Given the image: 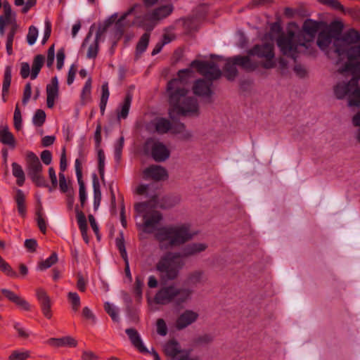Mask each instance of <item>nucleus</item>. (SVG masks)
<instances>
[{
	"instance_id": "nucleus-40",
	"label": "nucleus",
	"mask_w": 360,
	"mask_h": 360,
	"mask_svg": "<svg viewBox=\"0 0 360 360\" xmlns=\"http://www.w3.org/2000/svg\"><path fill=\"white\" fill-rule=\"evenodd\" d=\"M134 210L136 212L135 217L138 216L142 219L144 217L145 214H148V212L151 210L149 209V205L146 202H137L134 205Z\"/></svg>"
},
{
	"instance_id": "nucleus-3",
	"label": "nucleus",
	"mask_w": 360,
	"mask_h": 360,
	"mask_svg": "<svg viewBox=\"0 0 360 360\" xmlns=\"http://www.w3.org/2000/svg\"><path fill=\"white\" fill-rule=\"evenodd\" d=\"M338 72L344 76L350 74L352 77L347 82H340L334 86L333 92L335 97L342 100L347 96L348 107H360V63L358 60L354 63L346 62L341 68H339Z\"/></svg>"
},
{
	"instance_id": "nucleus-20",
	"label": "nucleus",
	"mask_w": 360,
	"mask_h": 360,
	"mask_svg": "<svg viewBox=\"0 0 360 360\" xmlns=\"http://www.w3.org/2000/svg\"><path fill=\"white\" fill-rule=\"evenodd\" d=\"M48 343L55 347H68L75 348L77 346V340L72 336H64L60 338H51L48 340Z\"/></svg>"
},
{
	"instance_id": "nucleus-7",
	"label": "nucleus",
	"mask_w": 360,
	"mask_h": 360,
	"mask_svg": "<svg viewBox=\"0 0 360 360\" xmlns=\"http://www.w3.org/2000/svg\"><path fill=\"white\" fill-rule=\"evenodd\" d=\"M193 290L188 288H177L172 285L162 287L155 294L154 301L158 304H166L172 302L176 309L184 308V303L189 300Z\"/></svg>"
},
{
	"instance_id": "nucleus-11",
	"label": "nucleus",
	"mask_w": 360,
	"mask_h": 360,
	"mask_svg": "<svg viewBox=\"0 0 360 360\" xmlns=\"http://www.w3.org/2000/svg\"><path fill=\"white\" fill-rule=\"evenodd\" d=\"M80 157L82 158V160L77 158L75 160V172H76V176L77 179V182L79 184V200L81 202L82 207L84 206L86 200V188H85V184L82 179V160L84 159V157L81 152L79 153Z\"/></svg>"
},
{
	"instance_id": "nucleus-52",
	"label": "nucleus",
	"mask_w": 360,
	"mask_h": 360,
	"mask_svg": "<svg viewBox=\"0 0 360 360\" xmlns=\"http://www.w3.org/2000/svg\"><path fill=\"white\" fill-rule=\"evenodd\" d=\"M13 124L17 130L22 128V115L18 104L16 105L14 111Z\"/></svg>"
},
{
	"instance_id": "nucleus-41",
	"label": "nucleus",
	"mask_w": 360,
	"mask_h": 360,
	"mask_svg": "<svg viewBox=\"0 0 360 360\" xmlns=\"http://www.w3.org/2000/svg\"><path fill=\"white\" fill-rule=\"evenodd\" d=\"M68 300L71 304L72 309L77 312L81 306L80 297L78 294L72 292H68Z\"/></svg>"
},
{
	"instance_id": "nucleus-4",
	"label": "nucleus",
	"mask_w": 360,
	"mask_h": 360,
	"mask_svg": "<svg viewBox=\"0 0 360 360\" xmlns=\"http://www.w3.org/2000/svg\"><path fill=\"white\" fill-rule=\"evenodd\" d=\"M145 233H153L155 238L163 243L166 248L179 247L195 235L190 231L191 226H141Z\"/></svg>"
},
{
	"instance_id": "nucleus-55",
	"label": "nucleus",
	"mask_w": 360,
	"mask_h": 360,
	"mask_svg": "<svg viewBox=\"0 0 360 360\" xmlns=\"http://www.w3.org/2000/svg\"><path fill=\"white\" fill-rule=\"evenodd\" d=\"M157 326V333L161 335L165 336L167 334L168 329L167 324L164 319H158L156 322Z\"/></svg>"
},
{
	"instance_id": "nucleus-38",
	"label": "nucleus",
	"mask_w": 360,
	"mask_h": 360,
	"mask_svg": "<svg viewBox=\"0 0 360 360\" xmlns=\"http://www.w3.org/2000/svg\"><path fill=\"white\" fill-rule=\"evenodd\" d=\"M41 172H39V173H32L28 176L37 187L48 188L49 184Z\"/></svg>"
},
{
	"instance_id": "nucleus-43",
	"label": "nucleus",
	"mask_w": 360,
	"mask_h": 360,
	"mask_svg": "<svg viewBox=\"0 0 360 360\" xmlns=\"http://www.w3.org/2000/svg\"><path fill=\"white\" fill-rule=\"evenodd\" d=\"M11 68L10 66H7L4 71V81H3V86L2 91L4 94H8L9 91V87L11 86Z\"/></svg>"
},
{
	"instance_id": "nucleus-46",
	"label": "nucleus",
	"mask_w": 360,
	"mask_h": 360,
	"mask_svg": "<svg viewBox=\"0 0 360 360\" xmlns=\"http://www.w3.org/2000/svg\"><path fill=\"white\" fill-rule=\"evenodd\" d=\"M46 120V113L43 110L38 109L36 110L32 122L36 127H41L44 124Z\"/></svg>"
},
{
	"instance_id": "nucleus-44",
	"label": "nucleus",
	"mask_w": 360,
	"mask_h": 360,
	"mask_svg": "<svg viewBox=\"0 0 360 360\" xmlns=\"http://www.w3.org/2000/svg\"><path fill=\"white\" fill-rule=\"evenodd\" d=\"M105 154L104 151L98 148V169L102 181H104Z\"/></svg>"
},
{
	"instance_id": "nucleus-51",
	"label": "nucleus",
	"mask_w": 360,
	"mask_h": 360,
	"mask_svg": "<svg viewBox=\"0 0 360 360\" xmlns=\"http://www.w3.org/2000/svg\"><path fill=\"white\" fill-rule=\"evenodd\" d=\"M319 3L328 6L332 8L340 11H344V6L341 4V3L338 0H316Z\"/></svg>"
},
{
	"instance_id": "nucleus-36",
	"label": "nucleus",
	"mask_w": 360,
	"mask_h": 360,
	"mask_svg": "<svg viewBox=\"0 0 360 360\" xmlns=\"http://www.w3.org/2000/svg\"><path fill=\"white\" fill-rule=\"evenodd\" d=\"M91 78L89 77L83 86L81 94V104L84 105L91 101Z\"/></svg>"
},
{
	"instance_id": "nucleus-18",
	"label": "nucleus",
	"mask_w": 360,
	"mask_h": 360,
	"mask_svg": "<svg viewBox=\"0 0 360 360\" xmlns=\"http://www.w3.org/2000/svg\"><path fill=\"white\" fill-rule=\"evenodd\" d=\"M151 155L156 162H163L169 157V151L162 143L155 142L151 148Z\"/></svg>"
},
{
	"instance_id": "nucleus-28",
	"label": "nucleus",
	"mask_w": 360,
	"mask_h": 360,
	"mask_svg": "<svg viewBox=\"0 0 360 360\" xmlns=\"http://www.w3.org/2000/svg\"><path fill=\"white\" fill-rule=\"evenodd\" d=\"M152 123L155 127V131L160 134L167 133L172 128L170 121L164 117L157 118Z\"/></svg>"
},
{
	"instance_id": "nucleus-6",
	"label": "nucleus",
	"mask_w": 360,
	"mask_h": 360,
	"mask_svg": "<svg viewBox=\"0 0 360 360\" xmlns=\"http://www.w3.org/2000/svg\"><path fill=\"white\" fill-rule=\"evenodd\" d=\"M333 46L340 59L347 58V62L354 63L360 58V33L349 29L333 41Z\"/></svg>"
},
{
	"instance_id": "nucleus-49",
	"label": "nucleus",
	"mask_w": 360,
	"mask_h": 360,
	"mask_svg": "<svg viewBox=\"0 0 360 360\" xmlns=\"http://www.w3.org/2000/svg\"><path fill=\"white\" fill-rule=\"evenodd\" d=\"M98 42H99V39H97L96 38H95L94 41L89 46L88 51H87V53H86V57L88 58H96V56L98 55V48H99Z\"/></svg>"
},
{
	"instance_id": "nucleus-16",
	"label": "nucleus",
	"mask_w": 360,
	"mask_h": 360,
	"mask_svg": "<svg viewBox=\"0 0 360 360\" xmlns=\"http://www.w3.org/2000/svg\"><path fill=\"white\" fill-rule=\"evenodd\" d=\"M250 56L248 54V56L238 55L233 56L232 58L236 65L239 66L241 69L247 72H251L257 68L258 65L256 62L252 61Z\"/></svg>"
},
{
	"instance_id": "nucleus-24",
	"label": "nucleus",
	"mask_w": 360,
	"mask_h": 360,
	"mask_svg": "<svg viewBox=\"0 0 360 360\" xmlns=\"http://www.w3.org/2000/svg\"><path fill=\"white\" fill-rule=\"evenodd\" d=\"M172 5H164L155 8L151 13L153 20H160L168 17L173 11Z\"/></svg>"
},
{
	"instance_id": "nucleus-32",
	"label": "nucleus",
	"mask_w": 360,
	"mask_h": 360,
	"mask_svg": "<svg viewBox=\"0 0 360 360\" xmlns=\"http://www.w3.org/2000/svg\"><path fill=\"white\" fill-rule=\"evenodd\" d=\"M15 200L17 204V208L19 214L22 217H24L26 214L25 195L23 191L20 189H18L16 191Z\"/></svg>"
},
{
	"instance_id": "nucleus-27",
	"label": "nucleus",
	"mask_w": 360,
	"mask_h": 360,
	"mask_svg": "<svg viewBox=\"0 0 360 360\" xmlns=\"http://www.w3.org/2000/svg\"><path fill=\"white\" fill-rule=\"evenodd\" d=\"M162 219V214L159 211L150 210L145 214L141 225H158Z\"/></svg>"
},
{
	"instance_id": "nucleus-35",
	"label": "nucleus",
	"mask_w": 360,
	"mask_h": 360,
	"mask_svg": "<svg viewBox=\"0 0 360 360\" xmlns=\"http://www.w3.org/2000/svg\"><path fill=\"white\" fill-rule=\"evenodd\" d=\"M58 260V254L56 252L53 251L49 257L45 260H41L38 263L37 268L41 271L47 269L56 264Z\"/></svg>"
},
{
	"instance_id": "nucleus-58",
	"label": "nucleus",
	"mask_w": 360,
	"mask_h": 360,
	"mask_svg": "<svg viewBox=\"0 0 360 360\" xmlns=\"http://www.w3.org/2000/svg\"><path fill=\"white\" fill-rule=\"evenodd\" d=\"M24 245L28 252L33 253L37 251L38 244L36 239L30 238L25 240Z\"/></svg>"
},
{
	"instance_id": "nucleus-62",
	"label": "nucleus",
	"mask_w": 360,
	"mask_h": 360,
	"mask_svg": "<svg viewBox=\"0 0 360 360\" xmlns=\"http://www.w3.org/2000/svg\"><path fill=\"white\" fill-rule=\"evenodd\" d=\"M186 129V125L181 122H174L172 124V128L170 130L173 134H181L183 133Z\"/></svg>"
},
{
	"instance_id": "nucleus-17",
	"label": "nucleus",
	"mask_w": 360,
	"mask_h": 360,
	"mask_svg": "<svg viewBox=\"0 0 360 360\" xmlns=\"http://www.w3.org/2000/svg\"><path fill=\"white\" fill-rule=\"evenodd\" d=\"M207 248V245L205 243H193L188 244L182 248L181 252H179L180 258H186L195 255L205 251Z\"/></svg>"
},
{
	"instance_id": "nucleus-45",
	"label": "nucleus",
	"mask_w": 360,
	"mask_h": 360,
	"mask_svg": "<svg viewBox=\"0 0 360 360\" xmlns=\"http://www.w3.org/2000/svg\"><path fill=\"white\" fill-rule=\"evenodd\" d=\"M104 309L114 322H119L120 318L117 309L112 304L108 302H105L104 303Z\"/></svg>"
},
{
	"instance_id": "nucleus-1",
	"label": "nucleus",
	"mask_w": 360,
	"mask_h": 360,
	"mask_svg": "<svg viewBox=\"0 0 360 360\" xmlns=\"http://www.w3.org/2000/svg\"><path fill=\"white\" fill-rule=\"evenodd\" d=\"M191 73L192 70L188 68L180 70L177 74L178 77L167 82V94L169 105L168 114L172 120L176 116H198L200 114L197 99L187 96L188 91L185 87L186 78Z\"/></svg>"
},
{
	"instance_id": "nucleus-21",
	"label": "nucleus",
	"mask_w": 360,
	"mask_h": 360,
	"mask_svg": "<svg viewBox=\"0 0 360 360\" xmlns=\"http://www.w3.org/2000/svg\"><path fill=\"white\" fill-rule=\"evenodd\" d=\"M163 352L166 356L174 360L177 355L182 352V350L181 349L179 342L175 338H172L165 344Z\"/></svg>"
},
{
	"instance_id": "nucleus-2",
	"label": "nucleus",
	"mask_w": 360,
	"mask_h": 360,
	"mask_svg": "<svg viewBox=\"0 0 360 360\" xmlns=\"http://www.w3.org/2000/svg\"><path fill=\"white\" fill-rule=\"evenodd\" d=\"M324 25L325 22L322 21L307 19L300 32L295 34L292 30L288 31L287 35L282 34L278 38L277 45L283 55L295 59L297 47L301 46L308 49L319 29Z\"/></svg>"
},
{
	"instance_id": "nucleus-42",
	"label": "nucleus",
	"mask_w": 360,
	"mask_h": 360,
	"mask_svg": "<svg viewBox=\"0 0 360 360\" xmlns=\"http://www.w3.org/2000/svg\"><path fill=\"white\" fill-rule=\"evenodd\" d=\"M183 27L186 34L198 30L196 21L193 18H185L183 20Z\"/></svg>"
},
{
	"instance_id": "nucleus-37",
	"label": "nucleus",
	"mask_w": 360,
	"mask_h": 360,
	"mask_svg": "<svg viewBox=\"0 0 360 360\" xmlns=\"http://www.w3.org/2000/svg\"><path fill=\"white\" fill-rule=\"evenodd\" d=\"M0 271H2L7 276L11 278H17L18 276L15 271L13 269L11 266L6 262L4 259L0 255Z\"/></svg>"
},
{
	"instance_id": "nucleus-19",
	"label": "nucleus",
	"mask_w": 360,
	"mask_h": 360,
	"mask_svg": "<svg viewBox=\"0 0 360 360\" xmlns=\"http://www.w3.org/2000/svg\"><path fill=\"white\" fill-rule=\"evenodd\" d=\"M125 333L129 336L132 345L137 349V350L143 354H147L149 352L148 349L143 343V341L135 328H127Z\"/></svg>"
},
{
	"instance_id": "nucleus-26",
	"label": "nucleus",
	"mask_w": 360,
	"mask_h": 360,
	"mask_svg": "<svg viewBox=\"0 0 360 360\" xmlns=\"http://www.w3.org/2000/svg\"><path fill=\"white\" fill-rule=\"evenodd\" d=\"M224 72L225 77L229 81L234 80L237 77L238 72L236 68V64H235L232 57L227 59L224 67Z\"/></svg>"
},
{
	"instance_id": "nucleus-23",
	"label": "nucleus",
	"mask_w": 360,
	"mask_h": 360,
	"mask_svg": "<svg viewBox=\"0 0 360 360\" xmlns=\"http://www.w3.org/2000/svg\"><path fill=\"white\" fill-rule=\"evenodd\" d=\"M0 143L8 146L12 149L15 148V137L7 125L0 126Z\"/></svg>"
},
{
	"instance_id": "nucleus-33",
	"label": "nucleus",
	"mask_w": 360,
	"mask_h": 360,
	"mask_svg": "<svg viewBox=\"0 0 360 360\" xmlns=\"http://www.w3.org/2000/svg\"><path fill=\"white\" fill-rule=\"evenodd\" d=\"M13 175L17 178L16 184L19 186H22L25 181V172L22 167L17 162L12 163Z\"/></svg>"
},
{
	"instance_id": "nucleus-31",
	"label": "nucleus",
	"mask_w": 360,
	"mask_h": 360,
	"mask_svg": "<svg viewBox=\"0 0 360 360\" xmlns=\"http://www.w3.org/2000/svg\"><path fill=\"white\" fill-rule=\"evenodd\" d=\"M150 33H144L139 40L136 46V58H139L146 51L150 40Z\"/></svg>"
},
{
	"instance_id": "nucleus-13",
	"label": "nucleus",
	"mask_w": 360,
	"mask_h": 360,
	"mask_svg": "<svg viewBox=\"0 0 360 360\" xmlns=\"http://www.w3.org/2000/svg\"><path fill=\"white\" fill-rule=\"evenodd\" d=\"M145 179L150 178L156 181L165 180L168 178V173L165 168L160 165H150L143 171Z\"/></svg>"
},
{
	"instance_id": "nucleus-30",
	"label": "nucleus",
	"mask_w": 360,
	"mask_h": 360,
	"mask_svg": "<svg viewBox=\"0 0 360 360\" xmlns=\"http://www.w3.org/2000/svg\"><path fill=\"white\" fill-rule=\"evenodd\" d=\"M45 57L41 54L35 56L32 62V72L30 74L31 79H34L38 76L41 68L44 63Z\"/></svg>"
},
{
	"instance_id": "nucleus-29",
	"label": "nucleus",
	"mask_w": 360,
	"mask_h": 360,
	"mask_svg": "<svg viewBox=\"0 0 360 360\" xmlns=\"http://www.w3.org/2000/svg\"><path fill=\"white\" fill-rule=\"evenodd\" d=\"M93 188H94V210H97L101 201V191L100 189V184L96 174H92Z\"/></svg>"
},
{
	"instance_id": "nucleus-61",
	"label": "nucleus",
	"mask_w": 360,
	"mask_h": 360,
	"mask_svg": "<svg viewBox=\"0 0 360 360\" xmlns=\"http://www.w3.org/2000/svg\"><path fill=\"white\" fill-rule=\"evenodd\" d=\"M143 287V280L141 276H136L135 278V283L134 287V295L142 294V290Z\"/></svg>"
},
{
	"instance_id": "nucleus-50",
	"label": "nucleus",
	"mask_w": 360,
	"mask_h": 360,
	"mask_svg": "<svg viewBox=\"0 0 360 360\" xmlns=\"http://www.w3.org/2000/svg\"><path fill=\"white\" fill-rule=\"evenodd\" d=\"M129 304L126 307V313L127 316L133 321H136L139 320V314L136 309H134L131 305V300L129 297Z\"/></svg>"
},
{
	"instance_id": "nucleus-15",
	"label": "nucleus",
	"mask_w": 360,
	"mask_h": 360,
	"mask_svg": "<svg viewBox=\"0 0 360 360\" xmlns=\"http://www.w3.org/2000/svg\"><path fill=\"white\" fill-rule=\"evenodd\" d=\"M46 105L49 108L54 105L55 99L58 96V81L56 76L51 78V83L46 85Z\"/></svg>"
},
{
	"instance_id": "nucleus-60",
	"label": "nucleus",
	"mask_w": 360,
	"mask_h": 360,
	"mask_svg": "<svg viewBox=\"0 0 360 360\" xmlns=\"http://www.w3.org/2000/svg\"><path fill=\"white\" fill-rule=\"evenodd\" d=\"M113 20H111V18H108L104 22V24L102 26H99L96 33V37L97 39H100L101 35L105 33L109 26L112 23Z\"/></svg>"
},
{
	"instance_id": "nucleus-56",
	"label": "nucleus",
	"mask_w": 360,
	"mask_h": 360,
	"mask_svg": "<svg viewBox=\"0 0 360 360\" xmlns=\"http://www.w3.org/2000/svg\"><path fill=\"white\" fill-rule=\"evenodd\" d=\"M49 176L51 182V186L48 187L49 191L55 190L58 186V180L56 174L55 169L51 167L49 168Z\"/></svg>"
},
{
	"instance_id": "nucleus-47",
	"label": "nucleus",
	"mask_w": 360,
	"mask_h": 360,
	"mask_svg": "<svg viewBox=\"0 0 360 360\" xmlns=\"http://www.w3.org/2000/svg\"><path fill=\"white\" fill-rule=\"evenodd\" d=\"M59 188L60 191L62 193H67L69 192V191H71V181H69L68 182L66 181L65 176L64 173L60 172L59 173Z\"/></svg>"
},
{
	"instance_id": "nucleus-63",
	"label": "nucleus",
	"mask_w": 360,
	"mask_h": 360,
	"mask_svg": "<svg viewBox=\"0 0 360 360\" xmlns=\"http://www.w3.org/2000/svg\"><path fill=\"white\" fill-rule=\"evenodd\" d=\"M32 94V86L30 82H27L24 89L23 96L22 99V103L23 105H26L28 101L30 100Z\"/></svg>"
},
{
	"instance_id": "nucleus-59",
	"label": "nucleus",
	"mask_w": 360,
	"mask_h": 360,
	"mask_svg": "<svg viewBox=\"0 0 360 360\" xmlns=\"http://www.w3.org/2000/svg\"><path fill=\"white\" fill-rule=\"evenodd\" d=\"M77 289L82 292H84L86 290V284L87 282L84 279L83 275L79 272L77 274Z\"/></svg>"
},
{
	"instance_id": "nucleus-9",
	"label": "nucleus",
	"mask_w": 360,
	"mask_h": 360,
	"mask_svg": "<svg viewBox=\"0 0 360 360\" xmlns=\"http://www.w3.org/2000/svg\"><path fill=\"white\" fill-rule=\"evenodd\" d=\"M248 53L249 56L265 58L266 61L262 64L265 69H270L275 66V63L273 60L274 58V46L271 44H256L248 51Z\"/></svg>"
},
{
	"instance_id": "nucleus-8",
	"label": "nucleus",
	"mask_w": 360,
	"mask_h": 360,
	"mask_svg": "<svg viewBox=\"0 0 360 360\" xmlns=\"http://www.w3.org/2000/svg\"><path fill=\"white\" fill-rule=\"evenodd\" d=\"M184 263L180 259L179 252H168L158 263L157 269L162 273H166L168 280H174L179 275V269Z\"/></svg>"
},
{
	"instance_id": "nucleus-54",
	"label": "nucleus",
	"mask_w": 360,
	"mask_h": 360,
	"mask_svg": "<svg viewBox=\"0 0 360 360\" xmlns=\"http://www.w3.org/2000/svg\"><path fill=\"white\" fill-rule=\"evenodd\" d=\"M124 137L121 136L118 139V141L115 146V158L117 162H120L121 160L122 151V149L124 147Z\"/></svg>"
},
{
	"instance_id": "nucleus-39",
	"label": "nucleus",
	"mask_w": 360,
	"mask_h": 360,
	"mask_svg": "<svg viewBox=\"0 0 360 360\" xmlns=\"http://www.w3.org/2000/svg\"><path fill=\"white\" fill-rule=\"evenodd\" d=\"M131 99V96L129 94L126 95L124 103L122 105V109L120 112L117 113V116L119 118H127L129 114Z\"/></svg>"
},
{
	"instance_id": "nucleus-10",
	"label": "nucleus",
	"mask_w": 360,
	"mask_h": 360,
	"mask_svg": "<svg viewBox=\"0 0 360 360\" xmlns=\"http://www.w3.org/2000/svg\"><path fill=\"white\" fill-rule=\"evenodd\" d=\"M36 297L43 315L47 319H51L53 316V312L51 310L52 302L49 295L44 289L37 288L36 290Z\"/></svg>"
},
{
	"instance_id": "nucleus-57",
	"label": "nucleus",
	"mask_w": 360,
	"mask_h": 360,
	"mask_svg": "<svg viewBox=\"0 0 360 360\" xmlns=\"http://www.w3.org/2000/svg\"><path fill=\"white\" fill-rule=\"evenodd\" d=\"M213 341V337L210 334H204L194 339V343L196 345H207Z\"/></svg>"
},
{
	"instance_id": "nucleus-12",
	"label": "nucleus",
	"mask_w": 360,
	"mask_h": 360,
	"mask_svg": "<svg viewBox=\"0 0 360 360\" xmlns=\"http://www.w3.org/2000/svg\"><path fill=\"white\" fill-rule=\"evenodd\" d=\"M1 292L8 300L14 303L19 309L25 311H31L30 304L26 300L15 294L13 291L6 288H2L1 289Z\"/></svg>"
},
{
	"instance_id": "nucleus-48",
	"label": "nucleus",
	"mask_w": 360,
	"mask_h": 360,
	"mask_svg": "<svg viewBox=\"0 0 360 360\" xmlns=\"http://www.w3.org/2000/svg\"><path fill=\"white\" fill-rule=\"evenodd\" d=\"M30 356L29 351L20 352L14 350L8 356V360H27Z\"/></svg>"
},
{
	"instance_id": "nucleus-64",
	"label": "nucleus",
	"mask_w": 360,
	"mask_h": 360,
	"mask_svg": "<svg viewBox=\"0 0 360 360\" xmlns=\"http://www.w3.org/2000/svg\"><path fill=\"white\" fill-rule=\"evenodd\" d=\"M176 202L172 199L170 197H164L162 198L160 206L163 209L169 208L174 207L176 205Z\"/></svg>"
},
{
	"instance_id": "nucleus-25",
	"label": "nucleus",
	"mask_w": 360,
	"mask_h": 360,
	"mask_svg": "<svg viewBox=\"0 0 360 360\" xmlns=\"http://www.w3.org/2000/svg\"><path fill=\"white\" fill-rule=\"evenodd\" d=\"M343 23L339 20H335L330 22V24L324 30L330 37L335 40L340 39L342 36V32L343 30Z\"/></svg>"
},
{
	"instance_id": "nucleus-14",
	"label": "nucleus",
	"mask_w": 360,
	"mask_h": 360,
	"mask_svg": "<svg viewBox=\"0 0 360 360\" xmlns=\"http://www.w3.org/2000/svg\"><path fill=\"white\" fill-rule=\"evenodd\" d=\"M198 314L190 309H186L176 319V327L182 330L195 322L198 318Z\"/></svg>"
},
{
	"instance_id": "nucleus-22",
	"label": "nucleus",
	"mask_w": 360,
	"mask_h": 360,
	"mask_svg": "<svg viewBox=\"0 0 360 360\" xmlns=\"http://www.w3.org/2000/svg\"><path fill=\"white\" fill-rule=\"evenodd\" d=\"M27 174L39 173L42 172V165L38 157L33 152H28L27 154Z\"/></svg>"
},
{
	"instance_id": "nucleus-5",
	"label": "nucleus",
	"mask_w": 360,
	"mask_h": 360,
	"mask_svg": "<svg viewBox=\"0 0 360 360\" xmlns=\"http://www.w3.org/2000/svg\"><path fill=\"white\" fill-rule=\"evenodd\" d=\"M190 66L195 68L199 74L206 78L195 81L193 86V93L197 96L210 97L213 94L211 89L212 81L221 76V71L212 61L194 60Z\"/></svg>"
},
{
	"instance_id": "nucleus-53",
	"label": "nucleus",
	"mask_w": 360,
	"mask_h": 360,
	"mask_svg": "<svg viewBox=\"0 0 360 360\" xmlns=\"http://www.w3.org/2000/svg\"><path fill=\"white\" fill-rule=\"evenodd\" d=\"M38 36V30L34 26L31 25L29 27L28 34L27 35V41L30 45H32L35 43Z\"/></svg>"
},
{
	"instance_id": "nucleus-34",
	"label": "nucleus",
	"mask_w": 360,
	"mask_h": 360,
	"mask_svg": "<svg viewBox=\"0 0 360 360\" xmlns=\"http://www.w3.org/2000/svg\"><path fill=\"white\" fill-rule=\"evenodd\" d=\"M333 39V38L323 30L319 34L316 44L321 50H326L331 44Z\"/></svg>"
}]
</instances>
